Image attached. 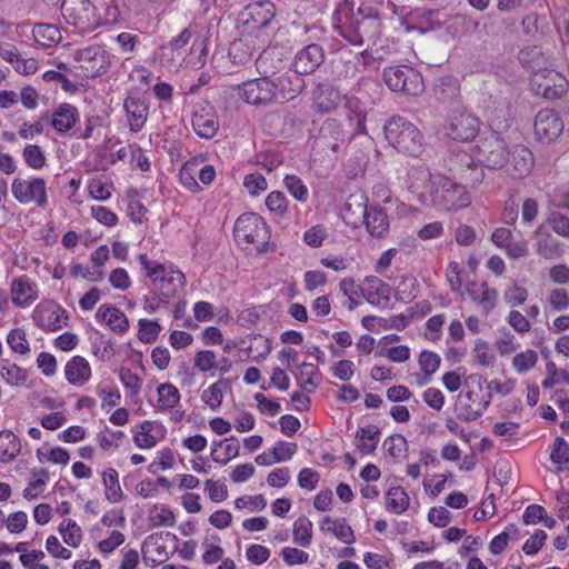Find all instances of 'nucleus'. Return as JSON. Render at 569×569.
<instances>
[{
    "instance_id": "10",
    "label": "nucleus",
    "mask_w": 569,
    "mask_h": 569,
    "mask_svg": "<svg viewBox=\"0 0 569 569\" xmlns=\"http://www.w3.org/2000/svg\"><path fill=\"white\" fill-rule=\"evenodd\" d=\"M531 86L537 96L547 100H558L566 96L569 83L567 79L552 69H539L535 71Z\"/></svg>"
},
{
    "instance_id": "47",
    "label": "nucleus",
    "mask_w": 569,
    "mask_h": 569,
    "mask_svg": "<svg viewBox=\"0 0 569 569\" xmlns=\"http://www.w3.org/2000/svg\"><path fill=\"white\" fill-rule=\"evenodd\" d=\"M441 362V358L439 355L432 351H422L419 356V367L425 372V378L420 381V385L427 383L430 381L431 375H433Z\"/></svg>"
},
{
    "instance_id": "24",
    "label": "nucleus",
    "mask_w": 569,
    "mask_h": 569,
    "mask_svg": "<svg viewBox=\"0 0 569 569\" xmlns=\"http://www.w3.org/2000/svg\"><path fill=\"white\" fill-rule=\"evenodd\" d=\"M510 174L515 179H522L528 176L535 164L533 154L526 146L517 144L509 152Z\"/></svg>"
},
{
    "instance_id": "1",
    "label": "nucleus",
    "mask_w": 569,
    "mask_h": 569,
    "mask_svg": "<svg viewBox=\"0 0 569 569\" xmlns=\"http://www.w3.org/2000/svg\"><path fill=\"white\" fill-rule=\"evenodd\" d=\"M352 8L350 0H343L333 13L335 21L340 24V36L359 47L366 41H375L379 36V19L375 16H351Z\"/></svg>"
},
{
    "instance_id": "34",
    "label": "nucleus",
    "mask_w": 569,
    "mask_h": 569,
    "mask_svg": "<svg viewBox=\"0 0 569 569\" xmlns=\"http://www.w3.org/2000/svg\"><path fill=\"white\" fill-rule=\"evenodd\" d=\"M321 531L332 532L340 541L351 545L355 542L353 531L350 526L347 525L346 519H332L331 517H325L320 523Z\"/></svg>"
},
{
    "instance_id": "49",
    "label": "nucleus",
    "mask_w": 569,
    "mask_h": 569,
    "mask_svg": "<svg viewBox=\"0 0 569 569\" xmlns=\"http://www.w3.org/2000/svg\"><path fill=\"white\" fill-rule=\"evenodd\" d=\"M528 296V290L517 283L509 286L503 291V300L511 310L522 306L527 301Z\"/></svg>"
},
{
    "instance_id": "13",
    "label": "nucleus",
    "mask_w": 569,
    "mask_h": 569,
    "mask_svg": "<svg viewBox=\"0 0 569 569\" xmlns=\"http://www.w3.org/2000/svg\"><path fill=\"white\" fill-rule=\"evenodd\" d=\"M533 130L540 142L551 143L562 133L563 122L555 110L542 109L536 116Z\"/></svg>"
},
{
    "instance_id": "60",
    "label": "nucleus",
    "mask_w": 569,
    "mask_h": 569,
    "mask_svg": "<svg viewBox=\"0 0 569 569\" xmlns=\"http://www.w3.org/2000/svg\"><path fill=\"white\" fill-rule=\"evenodd\" d=\"M173 512L166 507H154L150 512V521L153 527L164 526L172 527L174 525Z\"/></svg>"
},
{
    "instance_id": "12",
    "label": "nucleus",
    "mask_w": 569,
    "mask_h": 569,
    "mask_svg": "<svg viewBox=\"0 0 569 569\" xmlns=\"http://www.w3.org/2000/svg\"><path fill=\"white\" fill-rule=\"evenodd\" d=\"M274 83V98L277 103H286L298 97L305 88V80L293 70L282 73L270 69Z\"/></svg>"
},
{
    "instance_id": "2",
    "label": "nucleus",
    "mask_w": 569,
    "mask_h": 569,
    "mask_svg": "<svg viewBox=\"0 0 569 569\" xmlns=\"http://www.w3.org/2000/svg\"><path fill=\"white\" fill-rule=\"evenodd\" d=\"M268 52H263L257 60V69L262 74L260 78L251 79L242 82L238 87L239 97L248 104L256 107H268L277 104L274 98V83L272 76H270V68L268 66Z\"/></svg>"
},
{
    "instance_id": "55",
    "label": "nucleus",
    "mask_w": 569,
    "mask_h": 569,
    "mask_svg": "<svg viewBox=\"0 0 569 569\" xmlns=\"http://www.w3.org/2000/svg\"><path fill=\"white\" fill-rule=\"evenodd\" d=\"M34 476L39 477L29 482L28 487L23 490V497L28 500L37 499L43 492L49 472L41 469L38 473H34Z\"/></svg>"
},
{
    "instance_id": "22",
    "label": "nucleus",
    "mask_w": 569,
    "mask_h": 569,
    "mask_svg": "<svg viewBox=\"0 0 569 569\" xmlns=\"http://www.w3.org/2000/svg\"><path fill=\"white\" fill-rule=\"evenodd\" d=\"M467 292L472 302L480 308L485 316L489 315L495 309L498 300V291L490 288L487 282L471 281L467 284Z\"/></svg>"
},
{
    "instance_id": "18",
    "label": "nucleus",
    "mask_w": 569,
    "mask_h": 569,
    "mask_svg": "<svg viewBox=\"0 0 569 569\" xmlns=\"http://www.w3.org/2000/svg\"><path fill=\"white\" fill-rule=\"evenodd\" d=\"M343 113L350 129L348 139L350 140L359 134L366 136L365 123L367 119V111L358 98L345 97ZM365 138L370 142L369 138Z\"/></svg>"
},
{
    "instance_id": "31",
    "label": "nucleus",
    "mask_w": 569,
    "mask_h": 569,
    "mask_svg": "<svg viewBox=\"0 0 569 569\" xmlns=\"http://www.w3.org/2000/svg\"><path fill=\"white\" fill-rule=\"evenodd\" d=\"M78 120V110L69 103L60 104L52 114L51 124L58 132L69 131Z\"/></svg>"
},
{
    "instance_id": "51",
    "label": "nucleus",
    "mask_w": 569,
    "mask_h": 569,
    "mask_svg": "<svg viewBox=\"0 0 569 569\" xmlns=\"http://www.w3.org/2000/svg\"><path fill=\"white\" fill-rule=\"evenodd\" d=\"M59 530L62 535L63 541L67 545L73 547V548L79 546L82 536H81V529L76 523V521H73L71 519L64 520L60 525Z\"/></svg>"
},
{
    "instance_id": "58",
    "label": "nucleus",
    "mask_w": 569,
    "mask_h": 569,
    "mask_svg": "<svg viewBox=\"0 0 569 569\" xmlns=\"http://www.w3.org/2000/svg\"><path fill=\"white\" fill-rule=\"evenodd\" d=\"M284 186L292 197L301 202L308 198V189L302 180L297 176H286Z\"/></svg>"
},
{
    "instance_id": "23",
    "label": "nucleus",
    "mask_w": 569,
    "mask_h": 569,
    "mask_svg": "<svg viewBox=\"0 0 569 569\" xmlns=\"http://www.w3.org/2000/svg\"><path fill=\"white\" fill-rule=\"evenodd\" d=\"M475 390H468L465 395L458 396V418L463 421H473L478 419L483 411L488 408L491 399V393L488 395V399L478 400L476 399Z\"/></svg>"
},
{
    "instance_id": "64",
    "label": "nucleus",
    "mask_w": 569,
    "mask_h": 569,
    "mask_svg": "<svg viewBox=\"0 0 569 569\" xmlns=\"http://www.w3.org/2000/svg\"><path fill=\"white\" fill-rule=\"evenodd\" d=\"M548 303L555 311H562L569 307V293L561 288L552 289L548 296Z\"/></svg>"
},
{
    "instance_id": "17",
    "label": "nucleus",
    "mask_w": 569,
    "mask_h": 569,
    "mask_svg": "<svg viewBox=\"0 0 569 569\" xmlns=\"http://www.w3.org/2000/svg\"><path fill=\"white\" fill-rule=\"evenodd\" d=\"M480 128L478 118L469 113L452 114L446 127L447 134L453 140L468 141L473 139Z\"/></svg>"
},
{
    "instance_id": "4",
    "label": "nucleus",
    "mask_w": 569,
    "mask_h": 569,
    "mask_svg": "<svg viewBox=\"0 0 569 569\" xmlns=\"http://www.w3.org/2000/svg\"><path fill=\"white\" fill-rule=\"evenodd\" d=\"M138 259L141 267L147 271V277L152 281L154 291L164 299L174 297L184 286L186 277L181 271L150 261L147 254H140Z\"/></svg>"
},
{
    "instance_id": "6",
    "label": "nucleus",
    "mask_w": 569,
    "mask_h": 569,
    "mask_svg": "<svg viewBox=\"0 0 569 569\" xmlns=\"http://www.w3.org/2000/svg\"><path fill=\"white\" fill-rule=\"evenodd\" d=\"M234 238L239 244L252 246L257 251H262L269 242L270 232L264 220L253 212L241 214L234 223Z\"/></svg>"
},
{
    "instance_id": "54",
    "label": "nucleus",
    "mask_w": 569,
    "mask_h": 569,
    "mask_svg": "<svg viewBox=\"0 0 569 569\" xmlns=\"http://www.w3.org/2000/svg\"><path fill=\"white\" fill-rule=\"evenodd\" d=\"M538 361V355L533 350H526L522 352L517 353L512 359V366L519 373H525L531 368L535 367V365Z\"/></svg>"
},
{
    "instance_id": "59",
    "label": "nucleus",
    "mask_w": 569,
    "mask_h": 569,
    "mask_svg": "<svg viewBox=\"0 0 569 569\" xmlns=\"http://www.w3.org/2000/svg\"><path fill=\"white\" fill-rule=\"evenodd\" d=\"M0 373L7 381V383L11 386H19L23 383L27 379L26 371L14 363L2 366L0 369Z\"/></svg>"
},
{
    "instance_id": "20",
    "label": "nucleus",
    "mask_w": 569,
    "mask_h": 569,
    "mask_svg": "<svg viewBox=\"0 0 569 569\" xmlns=\"http://www.w3.org/2000/svg\"><path fill=\"white\" fill-rule=\"evenodd\" d=\"M66 310L58 305L38 306L33 312L36 325L46 331H56L67 325Z\"/></svg>"
},
{
    "instance_id": "5",
    "label": "nucleus",
    "mask_w": 569,
    "mask_h": 569,
    "mask_svg": "<svg viewBox=\"0 0 569 569\" xmlns=\"http://www.w3.org/2000/svg\"><path fill=\"white\" fill-rule=\"evenodd\" d=\"M477 162L489 169H501L508 163L509 151L506 141L496 131L483 132L472 148Z\"/></svg>"
},
{
    "instance_id": "3",
    "label": "nucleus",
    "mask_w": 569,
    "mask_h": 569,
    "mask_svg": "<svg viewBox=\"0 0 569 569\" xmlns=\"http://www.w3.org/2000/svg\"><path fill=\"white\" fill-rule=\"evenodd\" d=\"M387 141L399 152L419 156L423 151L425 138L418 127L401 116H395L383 126Z\"/></svg>"
},
{
    "instance_id": "56",
    "label": "nucleus",
    "mask_w": 569,
    "mask_h": 569,
    "mask_svg": "<svg viewBox=\"0 0 569 569\" xmlns=\"http://www.w3.org/2000/svg\"><path fill=\"white\" fill-rule=\"evenodd\" d=\"M511 535L516 537L519 535V529L517 528L516 525L512 523L508 525L505 531H502L491 540L489 545L490 552L493 555L501 553L508 543L509 536Z\"/></svg>"
},
{
    "instance_id": "43",
    "label": "nucleus",
    "mask_w": 569,
    "mask_h": 569,
    "mask_svg": "<svg viewBox=\"0 0 569 569\" xmlns=\"http://www.w3.org/2000/svg\"><path fill=\"white\" fill-rule=\"evenodd\" d=\"M478 21L472 17L463 13L455 14L448 21L447 29L453 36L460 37L471 30H476L478 28Z\"/></svg>"
},
{
    "instance_id": "28",
    "label": "nucleus",
    "mask_w": 569,
    "mask_h": 569,
    "mask_svg": "<svg viewBox=\"0 0 569 569\" xmlns=\"http://www.w3.org/2000/svg\"><path fill=\"white\" fill-rule=\"evenodd\" d=\"M346 133L341 124L335 119H328L320 129L319 141L330 148L333 152H338L346 142Z\"/></svg>"
},
{
    "instance_id": "26",
    "label": "nucleus",
    "mask_w": 569,
    "mask_h": 569,
    "mask_svg": "<svg viewBox=\"0 0 569 569\" xmlns=\"http://www.w3.org/2000/svg\"><path fill=\"white\" fill-rule=\"evenodd\" d=\"M368 210L363 196H350L342 209V218L348 226L356 229L363 224Z\"/></svg>"
},
{
    "instance_id": "19",
    "label": "nucleus",
    "mask_w": 569,
    "mask_h": 569,
    "mask_svg": "<svg viewBox=\"0 0 569 569\" xmlns=\"http://www.w3.org/2000/svg\"><path fill=\"white\" fill-rule=\"evenodd\" d=\"M325 60L323 49L316 43H311L298 51L293 61V71L302 77L316 71Z\"/></svg>"
},
{
    "instance_id": "21",
    "label": "nucleus",
    "mask_w": 569,
    "mask_h": 569,
    "mask_svg": "<svg viewBox=\"0 0 569 569\" xmlns=\"http://www.w3.org/2000/svg\"><path fill=\"white\" fill-rule=\"evenodd\" d=\"M123 108L126 110L127 121L132 132H139L149 116V104L146 99L130 94L126 98Z\"/></svg>"
},
{
    "instance_id": "53",
    "label": "nucleus",
    "mask_w": 569,
    "mask_h": 569,
    "mask_svg": "<svg viewBox=\"0 0 569 569\" xmlns=\"http://www.w3.org/2000/svg\"><path fill=\"white\" fill-rule=\"evenodd\" d=\"M22 157L26 163L34 170H39L46 164V156L37 144H27L23 149Z\"/></svg>"
},
{
    "instance_id": "42",
    "label": "nucleus",
    "mask_w": 569,
    "mask_h": 569,
    "mask_svg": "<svg viewBox=\"0 0 569 569\" xmlns=\"http://www.w3.org/2000/svg\"><path fill=\"white\" fill-rule=\"evenodd\" d=\"M227 388L228 381L220 379L217 382L212 383L209 388L203 390L201 395V400L212 410H216L221 406L223 393Z\"/></svg>"
},
{
    "instance_id": "35",
    "label": "nucleus",
    "mask_w": 569,
    "mask_h": 569,
    "mask_svg": "<svg viewBox=\"0 0 569 569\" xmlns=\"http://www.w3.org/2000/svg\"><path fill=\"white\" fill-rule=\"evenodd\" d=\"M21 450L19 438L10 430L0 431V461H12Z\"/></svg>"
},
{
    "instance_id": "14",
    "label": "nucleus",
    "mask_w": 569,
    "mask_h": 569,
    "mask_svg": "<svg viewBox=\"0 0 569 569\" xmlns=\"http://www.w3.org/2000/svg\"><path fill=\"white\" fill-rule=\"evenodd\" d=\"M470 203L471 198L466 188L445 177L436 206L446 210H459Z\"/></svg>"
},
{
    "instance_id": "52",
    "label": "nucleus",
    "mask_w": 569,
    "mask_h": 569,
    "mask_svg": "<svg viewBox=\"0 0 569 569\" xmlns=\"http://www.w3.org/2000/svg\"><path fill=\"white\" fill-rule=\"evenodd\" d=\"M7 342L10 347V349L14 353L24 356L30 351L29 343H28L27 337H26V332L20 328L12 329L9 332Z\"/></svg>"
},
{
    "instance_id": "15",
    "label": "nucleus",
    "mask_w": 569,
    "mask_h": 569,
    "mask_svg": "<svg viewBox=\"0 0 569 569\" xmlns=\"http://www.w3.org/2000/svg\"><path fill=\"white\" fill-rule=\"evenodd\" d=\"M76 60L80 63V68L84 74L94 78L107 72L109 61L106 51L99 46H90L76 52Z\"/></svg>"
},
{
    "instance_id": "46",
    "label": "nucleus",
    "mask_w": 569,
    "mask_h": 569,
    "mask_svg": "<svg viewBox=\"0 0 569 569\" xmlns=\"http://www.w3.org/2000/svg\"><path fill=\"white\" fill-rule=\"evenodd\" d=\"M158 403L161 409L174 408L180 401V393L176 386L161 383L158 389Z\"/></svg>"
},
{
    "instance_id": "41",
    "label": "nucleus",
    "mask_w": 569,
    "mask_h": 569,
    "mask_svg": "<svg viewBox=\"0 0 569 569\" xmlns=\"http://www.w3.org/2000/svg\"><path fill=\"white\" fill-rule=\"evenodd\" d=\"M386 507L390 512L400 515L409 507V496L401 487L390 488L387 493Z\"/></svg>"
},
{
    "instance_id": "25",
    "label": "nucleus",
    "mask_w": 569,
    "mask_h": 569,
    "mask_svg": "<svg viewBox=\"0 0 569 569\" xmlns=\"http://www.w3.org/2000/svg\"><path fill=\"white\" fill-rule=\"evenodd\" d=\"M244 22L251 23V28H264L274 17V4L270 1H258L246 7Z\"/></svg>"
},
{
    "instance_id": "45",
    "label": "nucleus",
    "mask_w": 569,
    "mask_h": 569,
    "mask_svg": "<svg viewBox=\"0 0 569 569\" xmlns=\"http://www.w3.org/2000/svg\"><path fill=\"white\" fill-rule=\"evenodd\" d=\"M520 62L531 69L533 72L543 69L542 64H545V57H542V51L537 46H529L523 48L519 52Z\"/></svg>"
},
{
    "instance_id": "44",
    "label": "nucleus",
    "mask_w": 569,
    "mask_h": 569,
    "mask_svg": "<svg viewBox=\"0 0 569 569\" xmlns=\"http://www.w3.org/2000/svg\"><path fill=\"white\" fill-rule=\"evenodd\" d=\"M293 541L301 547H309L312 539V522L307 517L298 518L293 523Z\"/></svg>"
},
{
    "instance_id": "33",
    "label": "nucleus",
    "mask_w": 569,
    "mask_h": 569,
    "mask_svg": "<svg viewBox=\"0 0 569 569\" xmlns=\"http://www.w3.org/2000/svg\"><path fill=\"white\" fill-rule=\"evenodd\" d=\"M97 316L101 318L111 330L124 333L129 328V321L126 315L116 307L106 305L100 306Z\"/></svg>"
},
{
    "instance_id": "16",
    "label": "nucleus",
    "mask_w": 569,
    "mask_h": 569,
    "mask_svg": "<svg viewBox=\"0 0 569 569\" xmlns=\"http://www.w3.org/2000/svg\"><path fill=\"white\" fill-rule=\"evenodd\" d=\"M192 128L194 132L204 139H211L219 129L217 112L209 102H200L192 114Z\"/></svg>"
},
{
    "instance_id": "61",
    "label": "nucleus",
    "mask_w": 569,
    "mask_h": 569,
    "mask_svg": "<svg viewBox=\"0 0 569 569\" xmlns=\"http://www.w3.org/2000/svg\"><path fill=\"white\" fill-rule=\"evenodd\" d=\"M536 251L539 256L546 259H552L557 256L558 242L551 237L550 233H546L536 243Z\"/></svg>"
},
{
    "instance_id": "8",
    "label": "nucleus",
    "mask_w": 569,
    "mask_h": 569,
    "mask_svg": "<svg viewBox=\"0 0 569 569\" xmlns=\"http://www.w3.org/2000/svg\"><path fill=\"white\" fill-rule=\"evenodd\" d=\"M443 179V176L432 174L429 169L425 167H416L409 171L408 188L420 203L425 206H436Z\"/></svg>"
},
{
    "instance_id": "37",
    "label": "nucleus",
    "mask_w": 569,
    "mask_h": 569,
    "mask_svg": "<svg viewBox=\"0 0 569 569\" xmlns=\"http://www.w3.org/2000/svg\"><path fill=\"white\" fill-rule=\"evenodd\" d=\"M34 41L44 48L58 43L61 40V33L56 26L48 23H38L32 29Z\"/></svg>"
},
{
    "instance_id": "32",
    "label": "nucleus",
    "mask_w": 569,
    "mask_h": 569,
    "mask_svg": "<svg viewBox=\"0 0 569 569\" xmlns=\"http://www.w3.org/2000/svg\"><path fill=\"white\" fill-rule=\"evenodd\" d=\"M368 232L378 238H382L389 231V220L387 213L379 208H369L363 221Z\"/></svg>"
},
{
    "instance_id": "38",
    "label": "nucleus",
    "mask_w": 569,
    "mask_h": 569,
    "mask_svg": "<svg viewBox=\"0 0 569 569\" xmlns=\"http://www.w3.org/2000/svg\"><path fill=\"white\" fill-rule=\"evenodd\" d=\"M253 47L247 41L239 39L231 42L228 57L234 66H244L253 58Z\"/></svg>"
},
{
    "instance_id": "30",
    "label": "nucleus",
    "mask_w": 569,
    "mask_h": 569,
    "mask_svg": "<svg viewBox=\"0 0 569 569\" xmlns=\"http://www.w3.org/2000/svg\"><path fill=\"white\" fill-rule=\"evenodd\" d=\"M12 302L19 307H27L38 298V292L27 278H19L11 284Z\"/></svg>"
},
{
    "instance_id": "40",
    "label": "nucleus",
    "mask_w": 569,
    "mask_h": 569,
    "mask_svg": "<svg viewBox=\"0 0 569 569\" xmlns=\"http://www.w3.org/2000/svg\"><path fill=\"white\" fill-rule=\"evenodd\" d=\"M298 385L306 392H313L320 383V373L318 368L308 362L300 366V373L297 377Z\"/></svg>"
},
{
    "instance_id": "36",
    "label": "nucleus",
    "mask_w": 569,
    "mask_h": 569,
    "mask_svg": "<svg viewBox=\"0 0 569 569\" xmlns=\"http://www.w3.org/2000/svg\"><path fill=\"white\" fill-rule=\"evenodd\" d=\"M380 430L377 426L361 427L356 432L357 447L363 455L372 453L378 445Z\"/></svg>"
},
{
    "instance_id": "39",
    "label": "nucleus",
    "mask_w": 569,
    "mask_h": 569,
    "mask_svg": "<svg viewBox=\"0 0 569 569\" xmlns=\"http://www.w3.org/2000/svg\"><path fill=\"white\" fill-rule=\"evenodd\" d=\"M102 481L106 488V499L111 503L119 502L123 492L119 483V475L116 469L108 468L102 473Z\"/></svg>"
},
{
    "instance_id": "9",
    "label": "nucleus",
    "mask_w": 569,
    "mask_h": 569,
    "mask_svg": "<svg viewBox=\"0 0 569 569\" xmlns=\"http://www.w3.org/2000/svg\"><path fill=\"white\" fill-rule=\"evenodd\" d=\"M11 193L21 204L33 203L38 208L48 204L47 182L38 177H17L11 183Z\"/></svg>"
},
{
    "instance_id": "11",
    "label": "nucleus",
    "mask_w": 569,
    "mask_h": 569,
    "mask_svg": "<svg viewBox=\"0 0 569 569\" xmlns=\"http://www.w3.org/2000/svg\"><path fill=\"white\" fill-rule=\"evenodd\" d=\"M383 78L386 84L392 91L403 92L409 96H417L422 91V82L419 76L410 68H387L383 71Z\"/></svg>"
},
{
    "instance_id": "57",
    "label": "nucleus",
    "mask_w": 569,
    "mask_h": 569,
    "mask_svg": "<svg viewBox=\"0 0 569 569\" xmlns=\"http://www.w3.org/2000/svg\"><path fill=\"white\" fill-rule=\"evenodd\" d=\"M506 321L519 335H525L531 330V323L528 317L517 309L510 310Z\"/></svg>"
},
{
    "instance_id": "63",
    "label": "nucleus",
    "mask_w": 569,
    "mask_h": 569,
    "mask_svg": "<svg viewBox=\"0 0 569 569\" xmlns=\"http://www.w3.org/2000/svg\"><path fill=\"white\" fill-rule=\"evenodd\" d=\"M548 224L553 232L563 238H569V218L560 212H551L548 218Z\"/></svg>"
},
{
    "instance_id": "62",
    "label": "nucleus",
    "mask_w": 569,
    "mask_h": 569,
    "mask_svg": "<svg viewBox=\"0 0 569 569\" xmlns=\"http://www.w3.org/2000/svg\"><path fill=\"white\" fill-rule=\"evenodd\" d=\"M550 460L558 466H562L569 461V445L563 438H556L550 453Z\"/></svg>"
},
{
    "instance_id": "29",
    "label": "nucleus",
    "mask_w": 569,
    "mask_h": 569,
    "mask_svg": "<svg viewBox=\"0 0 569 569\" xmlns=\"http://www.w3.org/2000/svg\"><path fill=\"white\" fill-rule=\"evenodd\" d=\"M341 99L340 92L331 86H319L313 92V108L317 112L328 113L338 107Z\"/></svg>"
},
{
    "instance_id": "50",
    "label": "nucleus",
    "mask_w": 569,
    "mask_h": 569,
    "mask_svg": "<svg viewBox=\"0 0 569 569\" xmlns=\"http://www.w3.org/2000/svg\"><path fill=\"white\" fill-rule=\"evenodd\" d=\"M138 327L139 340L144 343L154 342L161 331V326L158 323L157 320L140 319L138 322Z\"/></svg>"
},
{
    "instance_id": "7",
    "label": "nucleus",
    "mask_w": 569,
    "mask_h": 569,
    "mask_svg": "<svg viewBox=\"0 0 569 569\" xmlns=\"http://www.w3.org/2000/svg\"><path fill=\"white\" fill-rule=\"evenodd\" d=\"M61 12L66 22L80 34H87L102 24L101 17L89 0H63Z\"/></svg>"
},
{
    "instance_id": "27",
    "label": "nucleus",
    "mask_w": 569,
    "mask_h": 569,
    "mask_svg": "<svg viewBox=\"0 0 569 569\" xmlns=\"http://www.w3.org/2000/svg\"><path fill=\"white\" fill-rule=\"evenodd\" d=\"M64 376L72 386L81 387L91 378V367L81 356L72 357L64 366Z\"/></svg>"
},
{
    "instance_id": "48",
    "label": "nucleus",
    "mask_w": 569,
    "mask_h": 569,
    "mask_svg": "<svg viewBox=\"0 0 569 569\" xmlns=\"http://www.w3.org/2000/svg\"><path fill=\"white\" fill-rule=\"evenodd\" d=\"M239 441L236 437L224 439L223 453L217 455V449H211V457L213 461L220 465H227L231 459L239 456Z\"/></svg>"
}]
</instances>
